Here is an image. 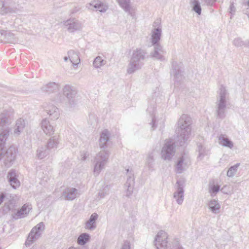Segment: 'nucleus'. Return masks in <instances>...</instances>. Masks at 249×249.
Masks as SVG:
<instances>
[{"label": "nucleus", "mask_w": 249, "mask_h": 249, "mask_svg": "<svg viewBox=\"0 0 249 249\" xmlns=\"http://www.w3.org/2000/svg\"><path fill=\"white\" fill-rule=\"evenodd\" d=\"M191 124L192 119L189 116L183 114L180 117L176 129L177 145L182 146L187 144L191 135Z\"/></svg>", "instance_id": "nucleus-1"}, {"label": "nucleus", "mask_w": 249, "mask_h": 249, "mask_svg": "<svg viewBox=\"0 0 249 249\" xmlns=\"http://www.w3.org/2000/svg\"><path fill=\"white\" fill-rule=\"evenodd\" d=\"M229 93L225 87L221 85L217 96L215 103V110L217 118L223 119L226 117V111Z\"/></svg>", "instance_id": "nucleus-2"}, {"label": "nucleus", "mask_w": 249, "mask_h": 249, "mask_svg": "<svg viewBox=\"0 0 249 249\" xmlns=\"http://www.w3.org/2000/svg\"><path fill=\"white\" fill-rule=\"evenodd\" d=\"M110 152L107 150H102L98 152L94 158L93 174L95 176L99 175L101 171L105 168L107 163Z\"/></svg>", "instance_id": "nucleus-3"}, {"label": "nucleus", "mask_w": 249, "mask_h": 249, "mask_svg": "<svg viewBox=\"0 0 249 249\" xmlns=\"http://www.w3.org/2000/svg\"><path fill=\"white\" fill-rule=\"evenodd\" d=\"M182 66V63L172 60L170 74L176 86L180 85V82L184 78V71Z\"/></svg>", "instance_id": "nucleus-4"}, {"label": "nucleus", "mask_w": 249, "mask_h": 249, "mask_svg": "<svg viewBox=\"0 0 249 249\" xmlns=\"http://www.w3.org/2000/svg\"><path fill=\"white\" fill-rule=\"evenodd\" d=\"M19 10V5L13 0H0V15L17 13Z\"/></svg>", "instance_id": "nucleus-5"}, {"label": "nucleus", "mask_w": 249, "mask_h": 249, "mask_svg": "<svg viewBox=\"0 0 249 249\" xmlns=\"http://www.w3.org/2000/svg\"><path fill=\"white\" fill-rule=\"evenodd\" d=\"M45 230V225L41 222L33 227L28 234V238L25 242V245L29 247L34 242L39 239Z\"/></svg>", "instance_id": "nucleus-6"}, {"label": "nucleus", "mask_w": 249, "mask_h": 249, "mask_svg": "<svg viewBox=\"0 0 249 249\" xmlns=\"http://www.w3.org/2000/svg\"><path fill=\"white\" fill-rule=\"evenodd\" d=\"M63 28L70 33L80 31L83 28V23L76 18H70L61 22Z\"/></svg>", "instance_id": "nucleus-7"}, {"label": "nucleus", "mask_w": 249, "mask_h": 249, "mask_svg": "<svg viewBox=\"0 0 249 249\" xmlns=\"http://www.w3.org/2000/svg\"><path fill=\"white\" fill-rule=\"evenodd\" d=\"M185 181L184 179H178L175 185L176 191L173 194V197L178 205H181L184 198V187Z\"/></svg>", "instance_id": "nucleus-8"}, {"label": "nucleus", "mask_w": 249, "mask_h": 249, "mask_svg": "<svg viewBox=\"0 0 249 249\" xmlns=\"http://www.w3.org/2000/svg\"><path fill=\"white\" fill-rule=\"evenodd\" d=\"M175 153L174 142L170 140L166 141L161 152L162 158L164 160H170L174 156Z\"/></svg>", "instance_id": "nucleus-9"}, {"label": "nucleus", "mask_w": 249, "mask_h": 249, "mask_svg": "<svg viewBox=\"0 0 249 249\" xmlns=\"http://www.w3.org/2000/svg\"><path fill=\"white\" fill-rule=\"evenodd\" d=\"M126 175L127 179L124 184V188L125 189V196L127 197L131 196L133 192L134 186V177L133 171L129 169H126Z\"/></svg>", "instance_id": "nucleus-10"}, {"label": "nucleus", "mask_w": 249, "mask_h": 249, "mask_svg": "<svg viewBox=\"0 0 249 249\" xmlns=\"http://www.w3.org/2000/svg\"><path fill=\"white\" fill-rule=\"evenodd\" d=\"M168 235L166 232L160 231L155 239V245L157 249H168Z\"/></svg>", "instance_id": "nucleus-11"}, {"label": "nucleus", "mask_w": 249, "mask_h": 249, "mask_svg": "<svg viewBox=\"0 0 249 249\" xmlns=\"http://www.w3.org/2000/svg\"><path fill=\"white\" fill-rule=\"evenodd\" d=\"M13 120L12 113L8 110H4L0 114V129L9 128Z\"/></svg>", "instance_id": "nucleus-12"}, {"label": "nucleus", "mask_w": 249, "mask_h": 249, "mask_svg": "<svg viewBox=\"0 0 249 249\" xmlns=\"http://www.w3.org/2000/svg\"><path fill=\"white\" fill-rule=\"evenodd\" d=\"M32 209V205L30 203H25L20 209L17 210L16 212H13L12 214V217L15 220L25 217L28 214Z\"/></svg>", "instance_id": "nucleus-13"}, {"label": "nucleus", "mask_w": 249, "mask_h": 249, "mask_svg": "<svg viewBox=\"0 0 249 249\" xmlns=\"http://www.w3.org/2000/svg\"><path fill=\"white\" fill-rule=\"evenodd\" d=\"M17 152V149L13 145L10 146L6 151L4 148V154L2 158L4 156L5 157V164H10L13 163L16 159Z\"/></svg>", "instance_id": "nucleus-14"}, {"label": "nucleus", "mask_w": 249, "mask_h": 249, "mask_svg": "<svg viewBox=\"0 0 249 249\" xmlns=\"http://www.w3.org/2000/svg\"><path fill=\"white\" fill-rule=\"evenodd\" d=\"M10 131L9 128L0 129V160L4 154V148L5 147L6 141L9 136Z\"/></svg>", "instance_id": "nucleus-15"}, {"label": "nucleus", "mask_w": 249, "mask_h": 249, "mask_svg": "<svg viewBox=\"0 0 249 249\" xmlns=\"http://www.w3.org/2000/svg\"><path fill=\"white\" fill-rule=\"evenodd\" d=\"M80 195L79 191L75 188L67 187L62 193L65 200L72 201Z\"/></svg>", "instance_id": "nucleus-16"}, {"label": "nucleus", "mask_w": 249, "mask_h": 249, "mask_svg": "<svg viewBox=\"0 0 249 249\" xmlns=\"http://www.w3.org/2000/svg\"><path fill=\"white\" fill-rule=\"evenodd\" d=\"M63 94L67 97L71 105L74 103V98L76 94L75 89L69 85H66L63 89Z\"/></svg>", "instance_id": "nucleus-17"}, {"label": "nucleus", "mask_w": 249, "mask_h": 249, "mask_svg": "<svg viewBox=\"0 0 249 249\" xmlns=\"http://www.w3.org/2000/svg\"><path fill=\"white\" fill-rule=\"evenodd\" d=\"M154 46V51L151 53V56L160 61H164L165 58L163 54L165 53L163 47L161 45H155Z\"/></svg>", "instance_id": "nucleus-18"}, {"label": "nucleus", "mask_w": 249, "mask_h": 249, "mask_svg": "<svg viewBox=\"0 0 249 249\" xmlns=\"http://www.w3.org/2000/svg\"><path fill=\"white\" fill-rule=\"evenodd\" d=\"M147 53L142 49H136L133 52L131 59L138 63H142V61L145 59Z\"/></svg>", "instance_id": "nucleus-19"}, {"label": "nucleus", "mask_w": 249, "mask_h": 249, "mask_svg": "<svg viewBox=\"0 0 249 249\" xmlns=\"http://www.w3.org/2000/svg\"><path fill=\"white\" fill-rule=\"evenodd\" d=\"M44 110L51 118V119L56 120L59 118V109L56 107L52 104L50 103L46 106L44 107Z\"/></svg>", "instance_id": "nucleus-20"}, {"label": "nucleus", "mask_w": 249, "mask_h": 249, "mask_svg": "<svg viewBox=\"0 0 249 249\" xmlns=\"http://www.w3.org/2000/svg\"><path fill=\"white\" fill-rule=\"evenodd\" d=\"M120 7L129 15L133 17L135 14L134 9L131 6L130 0H117Z\"/></svg>", "instance_id": "nucleus-21"}, {"label": "nucleus", "mask_w": 249, "mask_h": 249, "mask_svg": "<svg viewBox=\"0 0 249 249\" xmlns=\"http://www.w3.org/2000/svg\"><path fill=\"white\" fill-rule=\"evenodd\" d=\"M7 178L11 187L14 189H17L20 185V181L17 178L15 170H11L8 173Z\"/></svg>", "instance_id": "nucleus-22"}, {"label": "nucleus", "mask_w": 249, "mask_h": 249, "mask_svg": "<svg viewBox=\"0 0 249 249\" xmlns=\"http://www.w3.org/2000/svg\"><path fill=\"white\" fill-rule=\"evenodd\" d=\"M162 30L160 27L154 28L151 33V42L152 45H160V41L161 38Z\"/></svg>", "instance_id": "nucleus-23"}, {"label": "nucleus", "mask_w": 249, "mask_h": 249, "mask_svg": "<svg viewBox=\"0 0 249 249\" xmlns=\"http://www.w3.org/2000/svg\"><path fill=\"white\" fill-rule=\"evenodd\" d=\"M2 36H3L1 37L0 42L15 44L18 41V38L11 32L2 30Z\"/></svg>", "instance_id": "nucleus-24"}, {"label": "nucleus", "mask_w": 249, "mask_h": 249, "mask_svg": "<svg viewBox=\"0 0 249 249\" xmlns=\"http://www.w3.org/2000/svg\"><path fill=\"white\" fill-rule=\"evenodd\" d=\"M110 135L109 132L107 129L103 130L100 134L99 144L100 148L104 149L107 147Z\"/></svg>", "instance_id": "nucleus-25"}, {"label": "nucleus", "mask_w": 249, "mask_h": 249, "mask_svg": "<svg viewBox=\"0 0 249 249\" xmlns=\"http://www.w3.org/2000/svg\"><path fill=\"white\" fill-rule=\"evenodd\" d=\"M59 89V85L55 82H50L48 84L43 86L41 89L43 91L49 94L57 92Z\"/></svg>", "instance_id": "nucleus-26"}, {"label": "nucleus", "mask_w": 249, "mask_h": 249, "mask_svg": "<svg viewBox=\"0 0 249 249\" xmlns=\"http://www.w3.org/2000/svg\"><path fill=\"white\" fill-rule=\"evenodd\" d=\"M41 125L42 129L46 135L50 136L53 134L54 129L46 118L42 120Z\"/></svg>", "instance_id": "nucleus-27"}, {"label": "nucleus", "mask_w": 249, "mask_h": 249, "mask_svg": "<svg viewBox=\"0 0 249 249\" xmlns=\"http://www.w3.org/2000/svg\"><path fill=\"white\" fill-rule=\"evenodd\" d=\"M143 63H138L130 59L127 68V73L129 74L134 73L136 71L141 69Z\"/></svg>", "instance_id": "nucleus-28"}, {"label": "nucleus", "mask_w": 249, "mask_h": 249, "mask_svg": "<svg viewBox=\"0 0 249 249\" xmlns=\"http://www.w3.org/2000/svg\"><path fill=\"white\" fill-rule=\"evenodd\" d=\"M68 55H69L70 60L73 66L77 65L80 63V59L78 52L71 50L68 52Z\"/></svg>", "instance_id": "nucleus-29"}, {"label": "nucleus", "mask_w": 249, "mask_h": 249, "mask_svg": "<svg viewBox=\"0 0 249 249\" xmlns=\"http://www.w3.org/2000/svg\"><path fill=\"white\" fill-rule=\"evenodd\" d=\"M89 8H90V6H92L101 12H105L108 9V6L104 4L103 2L99 0H93L89 4Z\"/></svg>", "instance_id": "nucleus-30"}, {"label": "nucleus", "mask_w": 249, "mask_h": 249, "mask_svg": "<svg viewBox=\"0 0 249 249\" xmlns=\"http://www.w3.org/2000/svg\"><path fill=\"white\" fill-rule=\"evenodd\" d=\"M98 217L97 213H93L90 216L89 219L86 223L85 228L87 229L93 230L96 228V221Z\"/></svg>", "instance_id": "nucleus-31"}, {"label": "nucleus", "mask_w": 249, "mask_h": 249, "mask_svg": "<svg viewBox=\"0 0 249 249\" xmlns=\"http://www.w3.org/2000/svg\"><path fill=\"white\" fill-rule=\"evenodd\" d=\"M26 125V121L25 120L19 118L16 121L15 128L14 129V134L19 135L23 131Z\"/></svg>", "instance_id": "nucleus-32"}, {"label": "nucleus", "mask_w": 249, "mask_h": 249, "mask_svg": "<svg viewBox=\"0 0 249 249\" xmlns=\"http://www.w3.org/2000/svg\"><path fill=\"white\" fill-rule=\"evenodd\" d=\"M219 143L224 147L232 148L233 143L224 134H220L218 137Z\"/></svg>", "instance_id": "nucleus-33"}, {"label": "nucleus", "mask_w": 249, "mask_h": 249, "mask_svg": "<svg viewBox=\"0 0 249 249\" xmlns=\"http://www.w3.org/2000/svg\"><path fill=\"white\" fill-rule=\"evenodd\" d=\"M197 151L198 152V155L197 156V159L198 160H202L205 156L210 154V150L206 148L201 143L197 144Z\"/></svg>", "instance_id": "nucleus-34"}, {"label": "nucleus", "mask_w": 249, "mask_h": 249, "mask_svg": "<svg viewBox=\"0 0 249 249\" xmlns=\"http://www.w3.org/2000/svg\"><path fill=\"white\" fill-rule=\"evenodd\" d=\"M208 207L213 213L217 214L220 212L221 206L217 200L213 199L210 201L208 203Z\"/></svg>", "instance_id": "nucleus-35"}, {"label": "nucleus", "mask_w": 249, "mask_h": 249, "mask_svg": "<svg viewBox=\"0 0 249 249\" xmlns=\"http://www.w3.org/2000/svg\"><path fill=\"white\" fill-rule=\"evenodd\" d=\"M154 153L152 151L148 153L145 161V165L149 170L152 171L154 169Z\"/></svg>", "instance_id": "nucleus-36"}, {"label": "nucleus", "mask_w": 249, "mask_h": 249, "mask_svg": "<svg viewBox=\"0 0 249 249\" xmlns=\"http://www.w3.org/2000/svg\"><path fill=\"white\" fill-rule=\"evenodd\" d=\"M59 143V139L58 136H54L51 137L48 142L47 148L50 150L52 149L56 148Z\"/></svg>", "instance_id": "nucleus-37"}, {"label": "nucleus", "mask_w": 249, "mask_h": 249, "mask_svg": "<svg viewBox=\"0 0 249 249\" xmlns=\"http://www.w3.org/2000/svg\"><path fill=\"white\" fill-rule=\"evenodd\" d=\"M49 152L46 146H41L37 149L36 156L38 159H42L49 154Z\"/></svg>", "instance_id": "nucleus-38"}, {"label": "nucleus", "mask_w": 249, "mask_h": 249, "mask_svg": "<svg viewBox=\"0 0 249 249\" xmlns=\"http://www.w3.org/2000/svg\"><path fill=\"white\" fill-rule=\"evenodd\" d=\"M155 107L154 105H150L147 109V111L149 113L152 118V122L150 124L152 125V128L154 130L157 127L156 124V119L154 115Z\"/></svg>", "instance_id": "nucleus-39"}, {"label": "nucleus", "mask_w": 249, "mask_h": 249, "mask_svg": "<svg viewBox=\"0 0 249 249\" xmlns=\"http://www.w3.org/2000/svg\"><path fill=\"white\" fill-rule=\"evenodd\" d=\"M184 157L182 156L180 157L178 162L176 164V172L178 174H181L185 169V166L187 165L186 162H184Z\"/></svg>", "instance_id": "nucleus-40"}, {"label": "nucleus", "mask_w": 249, "mask_h": 249, "mask_svg": "<svg viewBox=\"0 0 249 249\" xmlns=\"http://www.w3.org/2000/svg\"><path fill=\"white\" fill-rule=\"evenodd\" d=\"M190 4L192 8V10L195 12L198 15L201 14V7L200 3L198 0H191Z\"/></svg>", "instance_id": "nucleus-41"}, {"label": "nucleus", "mask_w": 249, "mask_h": 249, "mask_svg": "<svg viewBox=\"0 0 249 249\" xmlns=\"http://www.w3.org/2000/svg\"><path fill=\"white\" fill-rule=\"evenodd\" d=\"M90 236L89 233H83L77 238V243L80 245H84L90 240Z\"/></svg>", "instance_id": "nucleus-42"}, {"label": "nucleus", "mask_w": 249, "mask_h": 249, "mask_svg": "<svg viewBox=\"0 0 249 249\" xmlns=\"http://www.w3.org/2000/svg\"><path fill=\"white\" fill-rule=\"evenodd\" d=\"M111 185H107L98 193V197L100 198H103L109 194Z\"/></svg>", "instance_id": "nucleus-43"}, {"label": "nucleus", "mask_w": 249, "mask_h": 249, "mask_svg": "<svg viewBox=\"0 0 249 249\" xmlns=\"http://www.w3.org/2000/svg\"><path fill=\"white\" fill-rule=\"evenodd\" d=\"M239 165L240 163H237L235 165L230 167L227 171V176L229 177H233L237 172Z\"/></svg>", "instance_id": "nucleus-44"}, {"label": "nucleus", "mask_w": 249, "mask_h": 249, "mask_svg": "<svg viewBox=\"0 0 249 249\" xmlns=\"http://www.w3.org/2000/svg\"><path fill=\"white\" fill-rule=\"evenodd\" d=\"M106 61L101 56L96 57L93 62V65L95 68H99L104 65Z\"/></svg>", "instance_id": "nucleus-45"}, {"label": "nucleus", "mask_w": 249, "mask_h": 249, "mask_svg": "<svg viewBox=\"0 0 249 249\" xmlns=\"http://www.w3.org/2000/svg\"><path fill=\"white\" fill-rule=\"evenodd\" d=\"M209 189L211 196H213V194L215 195L220 190V186L219 185L210 184Z\"/></svg>", "instance_id": "nucleus-46"}, {"label": "nucleus", "mask_w": 249, "mask_h": 249, "mask_svg": "<svg viewBox=\"0 0 249 249\" xmlns=\"http://www.w3.org/2000/svg\"><path fill=\"white\" fill-rule=\"evenodd\" d=\"M233 44L237 47H242L243 46H247V44L243 41L241 38L238 37L235 38L233 40Z\"/></svg>", "instance_id": "nucleus-47"}, {"label": "nucleus", "mask_w": 249, "mask_h": 249, "mask_svg": "<svg viewBox=\"0 0 249 249\" xmlns=\"http://www.w3.org/2000/svg\"><path fill=\"white\" fill-rule=\"evenodd\" d=\"M220 191L222 193L228 195L231 193L232 190L230 186L226 185L220 189Z\"/></svg>", "instance_id": "nucleus-48"}, {"label": "nucleus", "mask_w": 249, "mask_h": 249, "mask_svg": "<svg viewBox=\"0 0 249 249\" xmlns=\"http://www.w3.org/2000/svg\"><path fill=\"white\" fill-rule=\"evenodd\" d=\"M202 2H203L207 6H213L215 5L217 0H201Z\"/></svg>", "instance_id": "nucleus-49"}, {"label": "nucleus", "mask_w": 249, "mask_h": 249, "mask_svg": "<svg viewBox=\"0 0 249 249\" xmlns=\"http://www.w3.org/2000/svg\"><path fill=\"white\" fill-rule=\"evenodd\" d=\"M230 13L231 14V17L234 15L236 11V8L233 4V2H231L230 8Z\"/></svg>", "instance_id": "nucleus-50"}, {"label": "nucleus", "mask_w": 249, "mask_h": 249, "mask_svg": "<svg viewBox=\"0 0 249 249\" xmlns=\"http://www.w3.org/2000/svg\"><path fill=\"white\" fill-rule=\"evenodd\" d=\"M89 156V154L88 152H83L81 154V160H85Z\"/></svg>", "instance_id": "nucleus-51"}, {"label": "nucleus", "mask_w": 249, "mask_h": 249, "mask_svg": "<svg viewBox=\"0 0 249 249\" xmlns=\"http://www.w3.org/2000/svg\"><path fill=\"white\" fill-rule=\"evenodd\" d=\"M122 249H130V245L128 242H125Z\"/></svg>", "instance_id": "nucleus-52"}, {"label": "nucleus", "mask_w": 249, "mask_h": 249, "mask_svg": "<svg viewBox=\"0 0 249 249\" xmlns=\"http://www.w3.org/2000/svg\"><path fill=\"white\" fill-rule=\"evenodd\" d=\"M5 197V195L4 194L2 193L0 194V204L3 202Z\"/></svg>", "instance_id": "nucleus-53"}, {"label": "nucleus", "mask_w": 249, "mask_h": 249, "mask_svg": "<svg viewBox=\"0 0 249 249\" xmlns=\"http://www.w3.org/2000/svg\"><path fill=\"white\" fill-rule=\"evenodd\" d=\"M175 249H183L181 247H180L179 245H178L176 246V248Z\"/></svg>", "instance_id": "nucleus-54"}, {"label": "nucleus", "mask_w": 249, "mask_h": 249, "mask_svg": "<svg viewBox=\"0 0 249 249\" xmlns=\"http://www.w3.org/2000/svg\"><path fill=\"white\" fill-rule=\"evenodd\" d=\"M68 59H69V56H65V57H64V61H65V62L67 61H68Z\"/></svg>", "instance_id": "nucleus-55"}, {"label": "nucleus", "mask_w": 249, "mask_h": 249, "mask_svg": "<svg viewBox=\"0 0 249 249\" xmlns=\"http://www.w3.org/2000/svg\"><path fill=\"white\" fill-rule=\"evenodd\" d=\"M247 5L248 6V9H249V0L247 2ZM248 16V18H249V13H247Z\"/></svg>", "instance_id": "nucleus-56"}, {"label": "nucleus", "mask_w": 249, "mask_h": 249, "mask_svg": "<svg viewBox=\"0 0 249 249\" xmlns=\"http://www.w3.org/2000/svg\"><path fill=\"white\" fill-rule=\"evenodd\" d=\"M69 249H76L74 248V247H70V248H69Z\"/></svg>", "instance_id": "nucleus-57"}, {"label": "nucleus", "mask_w": 249, "mask_h": 249, "mask_svg": "<svg viewBox=\"0 0 249 249\" xmlns=\"http://www.w3.org/2000/svg\"><path fill=\"white\" fill-rule=\"evenodd\" d=\"M156 22H154V26H156Z\"/></svg>", "instance_id": "nucleus-58"}]
</instances>
